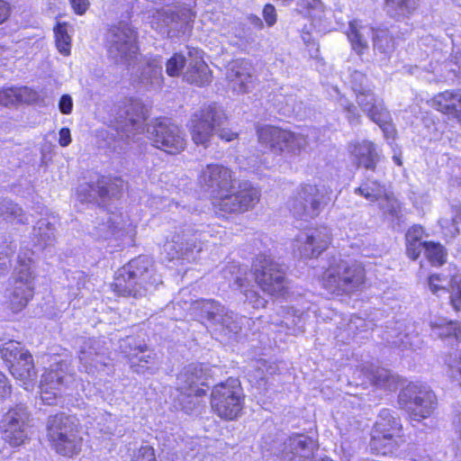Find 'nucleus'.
<instances>
[{
    "label": "nucleus",
    "instance_id": "obj_39",
    "mask_svg": "<svg viewBox=\"0 0 461 461\" xmlns=\"http://www.w3.org/2000/svg\"><path fill=\"white\" fill-rule=\"evenodd\" d=\"M355 193L371 202H375L385 196L387 190L384 184H381L375 179L367 177L361 185L355 190Z\"/></svg>",
    "mask_w": 461,
    "mask_h": 461
},
{
    "label": "nucleus",
    "instance_id": "obj_54",
    "mask_svg": "<svg viewBox=\"0 0 461 461\" xmlns=\"http://www.w3.org/2000/svg\"><path fill=\"white\" fill-rule=\"evenodd\" d=\"M134 461H157L153 447L149 445L141 446L135 456Z\"/></svg>",
    "mask_w": 461,
    "mask_h": 461
},
{
    "label": "nucleus",
    "instance_id": "obj_22",
    "mask_svg": "<svg viewBox=\"0 0 461 461\" xmlns=\"http://www.w3.org/2000/svg\"><path fill=\"white\" fill-rule=\"evenodd\" d=\"M317 449L315 440L304 434H293L282 444L278 456L280 461H332L330 458L314 459Z\"/></svg>",
    "mask_w": 461,
    "mask_h": 461
},
{
    "label": "nucleus",
    "instance_id": "obj_44",
    "mask_svg": "<svg viewBox=\"0 0 461 461\" xmlns=\"http://www.w3.org/2000/svg\"><path fill=\"white\" fill-rule=\"evenodd\" d=\"M378 202L379 207L384 215L390 217L392 221H401V218L402 216L401 204L392 194L387 192L385 196H384Z\"/></svg>",
    "mask_w": 461,
    "mask_h": 461
},
{
    "label": "nucleus",
    "instance_id": "obj_1",
    "mask_svg": "<svg viewBox=\"0 0 461 461\" xmlns=\"http://www.w3.org/2000/svg\"><path fill=\"white\" fill-rule=\"evenodd\" d=\"M116 113L111 115L108 123L117 131L125 133L128 139H134L136 134L143 133L145 126L148 138L153 145L168 154L181 152L185 147V140L180 128L167 119L156 120L146 124L147 109L138 100H125L115 108Z\"/></svg>",
    "mask_w": 461,
    "mask_h": 461
},
{
    "label": "nucleus",
    "instance_id": "obj_7",
    "mask_svg": "<svg viewBox=\"0 0 461 461\" xmlns=\"http://www.w3.org/2000/svg\"><path fill=\"white\" fill-rule=\"evenodd\" d=\"M105 47L111 60L130 67L138 57L137 32L129 23H119L106 32Z\"/></svg>",
    "mask_w": 461,
    "mask_h": 461
},
{
    "label": "nucleus",
    "instance_id": "obj_52",
    "mask_svg": "<svg viewBox=\"0 0 461 461\" xmlns=\"http://www.w3.org/2000/svg\"><path fill=\"white\" fill-rule=\"evenodd\" d=\"M185 64V56L175 53L166 63V72L169 77H178Z\"/></svg>",
    "mask_w": 461,
    "mask_h": 461
},
{
    "label": "nucleus",
    "instance_id": "obj_20",
    "mask_svg": "<svg viewBox=\"0 0 461 461\" xmlns=\"http://www.w3.org/2000/svg\"><path fill=\"white\" fill-rule=\"evenodd\" d=\"M331 240L328 227H319L300 232L294 241V249L302 258L319 257L327 249Z\"/></svg>",
    "mask_w": 461,
    "mask_h": 461
},
{
    "label": "nucleus",
    "instance_id": "obj_9",
    "mask_svg": "<svg viewBox=\"0 0 461 461\" xmlns=\"http://www.w3.org/2000/svg\"><path fill=\"white\" fill-rule=\"evenodd\" d=\"M194 310L200 312L201 319L207 325L228 339L234 338L242 328L246 318L226 309L214 300H200L194 304Z\"/></svg>",
    "mask_w": 461,
    "mask_h": 461
},
{
    "label": "nucleus",
    "instance_id": "obj_10",
    "mask_svg": "<svg viewBox=\"0 0 461 461\" xmlns=\"http://www.w3.org/2000/svg\"><path fill=\"white\" fill-rule=\"evenodd\" d=\"M211 405L221 419H237L244 407V395L240 381L230 377L216 384L211 393Z\"/></svg>",
    "mask_w": 461,
    "mask_h": 461
},
{
    "label": "nucleus",
    "instance_id": "obj_13",
    "mask_svg": "<svg viewBox=\"0 0 461 461\" xmlns=\"http://www.w3.org/2000/svg\"><path fill=\"white\" fill-rule=\"evenodd\" d=\"M255 280L261 290L278 294L286 285L285 267L267 255H258L253 263Z\"/></svg>",
    "mask_w": 461,
    "mask_h": 461
},
{
    "label": "nucleus",
    "instance_id": "obj_42",
    "mask_svg": "<svg viewBox=\"0 0 461 461\" xmlns=\"http://www.w3.org/2000/svg\"><path fill=\"white\" fill-rule=\"evenodd\" d=\"M417 7L416 0H386L385 10L387 14L394 18H401L409 15Z\"/></svg>",
    "mask_w": 461,
    "mask_h": 461
},
{
    "label": "nucleus",
    "instance_id": "obj_5",
    "mask_svg": "<svg viewBox=\"0 0 461 461\" xmlns=\"http://www.w3.org/2000/svg\"><path fill=\"white\" fill-rule=\"evenodd\" d=\"M323 286L331 294H350L360 289L365 282L363 266L351 259H340L323 274Z\"/></svg>",
    "mask_w": 461,
    "mask_h": 461
},
{
    "label": "nucleus",
    "instance_id": "obj_25",
    "mask_svg": "<svg viewBox=\"0 0 461 461\" xmlns=\"http://www.w3.org/2000/svg\"><path fill=\"white\" fill-rule=\"evenodd\" d=\"M250 64L242 59L230 62L227 68L226 78L233 91L240 93L248 92L252 85Z\"/></svg>",
    "mask_w": 461,
    "mask_h": 461
},
{
    "label": "nucleus",
    "instance_id": "obj_21",
    "mask_svg": "<svg viewBox=\"0 0 461 461\" xmlns=\"http://www.w3.org/2000/svg\"><path fill=\"white\" fill-rule=\"evenodd\" d=\"M194 18V14L189 8L163 10L158 13V27L168 38H180L190 33Z\"/></svg>",
    "mask_w": 461,
    "mask_h": 461
},
{
    "label": "nucleus",
    "instance_id": "obj_58",
    "mask_svg": "<svg viewBox=\"0 0 461 461\" xmlns=\"http://www.w3.org/2000/svg\"><path fill=\"white\" fill-rule=\"evenodd\" d=\"M423 229L420 226H412L406 233V242H422Z\"/></svg>",
    "mask_w": 461,
    "mask_h": 461
},
{
    "label": "nucleus",
    "instance_id": "obj_47",
    "mask_svg": "<svg viewBox=\"0 0 461 461\" xmlns=\"http://www.w3.org/2000/svg\"><path fill=\"white\" fill-rule=\"evenodd\" d=\"M373 379L374 384L379 387H383L390 391L394 390L397 387L398 377L387 369H377Z\"/></svg>",
    "mask_w": 461,
    "mask_h": 461
},
{
    "label": "nucleus",
    "instance_id": "obj_33",
    "mask_svg": "<svg viewBox=\"0 0 461 461\" xmlns=\"http://www.w3.org/2000/svg\"><path fill=\"white\" fill-rule=\"evenodd\" d=\"M131 368L137 374H154L159 368V361L157 355L147 348V346L141 349V353L131 359Z\"/></svg>",
    "mask_w": 461,
    "mask_h": 461
},
{
    "label": "nucleus",
    "instance_id": "obj_2",
    "mask_svg": "<svg viewBox=\"0 0 461 461\" xmlns=\"http://www.w3.org/2000/svg\"><path fill=\"white\" fill-rule=\"evenodd\" d=\"M161 284V277L154 272L151 260L146 256H140L116 272L113 285L119 295L140 298L155 291Z\"/></svg>",
    "mask_w": 461,
    "mask_h": 461
},
{
    "label": "nucleus",
    "instance_id": "obj_41",
    "mask_svg": "<svg viewBox=\"0 0 461 461\" xmlns=\"http://www.w3.org/2000/svg\"><path fill=\"white\" fill-rule=\"evenodd\" d=\"M458 91L450 92L445 91L435 95L430 100V105L436 110L454 116L456 102H457Z\"/></svg>",
    "mask_w": 461,
    "mask_h": 461
},
{
    "label": "nucleus",
    "instance_id": "obj_51",
    "mask_svg": "<svg viewBox=\"0 0 461 461\" xmlns=\"http://www.w3.org/2000/svg\"><path fill=\"white\" fill-rule=\"evenodd\" d=\"M372 121L381 128L385 139L389 140L394 138L395 129L392 124L391 114L387 109L378 113L376 118H374Z\"/></svg>",
    "mask_w": 461,
    "mask_h": 461
},
{
    "label": "nucleus",
    "instance_id": "obj_62",
    "mask_svg": "<svg viewBox=\"0 0 461 461\" xmlns=\"http://www.w3.org/2000/svg\"><path fill=\"white\" fill-rule=\"evenodd\" d=\"M441 282H442V279L439 275H437V274L431 275L429 277V282H428L429 290L433 294H437L439 291L444 290L445 287L441 285Z\"/></svg>",
    "mask_w": 461,
    "mask_h": 461
},
{
    "label": "nucleus",
    "instance_id": "obj_8",
    "mask_svg": "<svg viewBox=\"0 0 461 461\" xmlns=\"http://www.w3.org/2000/svg\"><path fill=\"white\" fill-rule=\"evenodd\" d=\"M398 404L411 420L419 421L429 418L437 408V397L426 384L410 383L398 394Z\"/></svg>",
    "mask_w": 461,
    "mask_h": 461
},
{
    "label": "nucleus",
    "instance_id": "obj_53",
    "mask_svg": "<svg viewBox=\"0 0 461 461\" xmlns=\"http://www.w3.org/2000/svg\"><path fill=\"white\" fill-rule=\"evenodd\" d=\"M351 86L355 94L372 89L365 74L360 71H354L351 76Z\"/></svg>",
    "mask_w": 461,
    "mask_h": 461
},
{
    "label": "nucleus",
    "instance_id": "obj_3",
    "mask_svg": "<svg viewBox=\"0 0 461 461\" xmlns=\"http://www.w3.org/2000/svg\"><path fill=\"white\" fill-rule=\"evenodd\" d=\"M48 437L57 453L72 456L77 455L82 445L78 420L75 416L58 413L50 416L47 421Z\"/></svg>",
    "mask_w": 461,
    "mask_h": 461
},
{
    "label": "nucleus",
    "instance_id": "obj_27",
    "mask_svg": "<svg viewBox=\"0 0 461 461\" xmlns=\"http://www.w3.org/2000/svg\"><path fill=\"white\" fill-rule=\"evenodd\" d=\"M89 233L95 240H107L112 238L121 239L124 234L122 219L114 213H105L103 219H97Z\"/></svg>",
    "mask_w": 461,
    "mask_h": 461
},
{
    "label": "nucleus",
    "instance_id": "obj_43",
    "mask_svg": "<svg viewBox=\"0 0 461 461\" xmlns=\"http://www.w3.org/2000/svg\"><path fill=\"white\" fill-rule=\"evenodd\" d=\"M27 87H7L0 90V104L8 106L27 102L29 95Z\"/></svg>",
    "mask_w": 461,
    "mask_h": 461
},
{
    "label": "nucleus",
    "instance_id": "obj_48",
    "mask_svg": "<svg viewBox=\"0 0 461 461\" xmlns=\"http://www.w3.org/2000/svg\"><path fill=\"white\" fill-rule=\"evenodd\" d=\"M235 284L240 287L242 293L244 294L246 300L249 302V304L252 305L254 308H264L267 303V300L258 294V292L252 289H247L245 288L244 279L237 276L235 278Z\"/></svg>",
    "mask_w": 461,
    "mask_h": 461
},
{
    "label": "nucleus",
    "instance_id": "obj_61",
    "mask_svg": "<svg viewBox=\"0 0 461 461\" xmlns=\"http://www.w3.org/2000/svg\"><path fill=\"white\" fill-rule=\"evenodd\" d=\"M74 12L78 14H84L90 6L89 0H69Z\"/></svg>",
    "mask_w": 461,
    "mask_h": 461
},
{
    "label": "nucleus",
    "instance_id": "obj_19",
    "mask_svg": "<svg viewBox=\"0 0 461 461\" xmlns=\"http://www.w3.org/2000/svg\"><path fill=\"white\" fill-rule=\"evenodd\" d=\"M198 183L205 192L218 196L231 191L236 180L234 173L229 167L221 164H209L201 170Z\"/></svg>",
    "mask_w": 461,
    "mask_h": 461
},
{
    "label": "nucleus",
    "instance_id": "obj_45",
    "mask_svg": "<svg viewBox=\"0 0 461 461\" xmlns=\"http://www.w3.org/2000/svg\"><path fill=\"white\" fill-rule=\"evenodd\" d=\"M56 46L58 50L64 56L70 54L71 38L68 33L65 24L59 23L55 29Z\"/></svg>",
    "mask_w": 461,
    "mask_h": 461
},
{
    "label": "nucleus",
    "instance_id": "obj_17",
    "mask_svg": "<svg viewBox=\"0 0 461 461\" xmlns=\"http://www.w3.org/2000/svg\"><path fill=\"white\" fill-rule=\"evenodd\" d=\"M206 368L203 364H190L183 368L176 377L177 390L188 400L183 403L185 412L192 411L198 403V397L205 394V391L198 385L206 384Z\"/></svg>",
    "mask_w": 461,
    "mask_h": 461
},
{
    "label": "nucleus",
    "instance_id": "obj_14",
    "mask_svg": "<svg viewBox=\"0 0 461 461\" xmlns=\"http://www.w3.org/2000/svg\"><path fill=\"white\" fill-rule=\"evenodd\" d=\"M202 233L190 228L176 231L163 246L168 260L182 259L194 262L203 250Z\"/></svg>",
    "mask_w": 461,
    "mask_h": 461
},
{
    "label": "nucleus",
    "instance_id": "obj_29",
    "mask_svg": "<svg viewBox=\"0 0 461 461\" xmlns=\"http://www.w3.org/2000/svg\"><path fill=\"white\" fill-rule=\"evenodd\" d=\"M348 150L358 166L374 171L379 160L375 146L369 140L354 141L348 144Z\"/></svg>",
    "mask_w": 461,
    "mask_h": 461
},
{
    "label": "nucleus",
    "instance_id": "obj_64",
    "mask_svg": "<svg viewBox=\"0 0 461 461\" xmlns=\"http://www.w3.org/2000/svg\"><path fill=\"white\" fill-rule=\"evenodd\" d=\"M59 143L61 147H67L71 143V134L68 128H62L59 131Z\"/></svg>",
    "mask_w": 461,
    "mask_h": 461
},
{
    "label": "nucleus",
    "instance_id": "obj_18",
    "mask_svg": "<svg viewBox=\"0 0 461 461\" xmlns=\"http://www.w3.org/2000/svg\"><path fill=\"white\" fill-rule=\"evenodd\" d=\"M65 363H57V368L46 370L41 379V399L47 405L55 404L58 395L64 393V388H73L77 380L73 374L64 371Z\"/></svg>",
    "mask_w": 461,
    "mask_h": 461
},
{
    "label": "nucleus",
    "instance_id": "obj_35",
    "mask_svg": "<svg viewBox=\"0 0 461 461\" xmlns=\"http://www.w3.org/2000/svg\"><path fill=\"white\" fill-rule=\"evenodd\" d=\"M432 335L440 339L454 338L458 340L461 328L458 322L445 318H437L430 321Z\"/></svg>",
    "mask_w": 461,
    "mask_h": 461
},
{
    "label": "nucleus",
    "instance_id": "obj_4",
    "mask_svg": "<svg viewBox=\"0 0 461 461\" xmlns=\"http://www.w3.org/2000/svg\"><path fill=\"white\" fill-rule=\"evenodd\" d=\"M332 191L324 185L303 184L288 202V207L297 219H314L331 201Z\"/></svg>",
    "mask_w": 461,
    "mask_h": 461
},
{
    "label": "nucleus",
    "instance_id": "obj_12",
    "mask_svg": "<svg viewBox=\"0 0 461 461\" xmlns=\"http://www.w3.org/2000/svg\"><path fill=\"white\" fill-rule=\"evenodd\" d=\"M0 354L12 375L21 381L28 390L36 377L32 355L24 351L19 342L14 340L3 344Z\"/></svg>",
    "mask_w": 461,
    "mask_h": 461
},
{
    "label": "nucleus",
    "instance_id": "obj_50",
    "mask_svg": "<svg viewBox=\"0 0 461 461\" xmlns=\"http://www.w3.org/2000/svg\"><path fill=\"white\" fill-rule=\"evenodd\" d=\"M297 8L303 15L321 17L324 5L321 0H299Z\"/></svg>",
    "mask_w": 461,
    "mask_h": 461
},
{
    "label": "nucleus",
    "instance_id": "obj_16",
    "mask_svg": "<svg viewBox=\"0 0 461 461\" xmlns=\"http://www.w3.org/2000/svg\"><path fill=\"white\" fill-rule=\"evenodd\" d=\"M30 259H19L12 287L5 293L9 307L14 312H21L33 296V276Z\"/></svg>",
    "mask_w": 461,
    "mask_h": 461
},
{
    "label": "nucleus",
    "instance_id": "obj_63",
    "mask_svg": "<svg viewBox=\"0 0 461 461\" xmlns=\"http://www.w3.org/2000/svg\"><path fill=\"white\" fill-rule=\"evenodd\" d=\"M450 303L455 311H459L461 308V285H458L453 289L450 294Z\"/></svg>",
    "mask_w": 461,
    "mask_h": 461
},
{
    "label": "nucleus",
    "instance_id": "obj_38",
    "mask_svg": "<svg viewBox=\"0 0 461 461\" xmlns=\"http://www.w3.org/2000/svg\"><path fill=\"white\" fill-rule=\"evenodd\" d=\"M373 47L374 51L376 54L383 55L384 58L389 57L394 51V41L387 29H375L373 38Z\"/></svg>",
    "mask_w": 461,
    "mask_h": 461
},
{
    "label": "nucleus",
    "instance_id": "obj_60",
    "mask_svg": "<svg viewBox=\"0 0 461 461\" xmlns=\"http://www.w3.org/2000/svg\"><path fill=\"white\" fill-rule=\"evenodd\" d=\"M59 111L63 114H70L73 109V100L69 95H63L59 103Z\"/></svg>",
    "mask_w": 461,
    "mask_h": 461
},
{
    "label": "nucleus",
    "instance_id": "obj_26",
    "mask_svg": "<svg viewBox=\"0 0 461 461\" xmlns=\"http://www.w3.org/2000/svg\"><path fill=\"white\" fill-rule=\"evenodd\" d=\"M122 184L121 179L112 180L110 177L102 176L96 184L80 185L78 192L79 195L83 196V200L91 202L97 197L105 198L116 195Z\"/></svg>",
    "mask_w": 461,
    "mask_h": 461
},
{
    "label": "nucleus",
    "instance_id": "obj_55",
    "mask_svg": "<svg viewBox=\"0 0 461 461\" xmlns=\"http://www.w3.org/2000/svg\"><path fill=\"white\" fill-rule=\"evenodd\" d=\"M401 345L403 348H409L411 350H416L420 348L421 340L420 337L416 335H409L405 334L402 338L400 339Z\"/></svg>",
    "mask_w": 461,
    "mask_h": 461
},
{
    "label": "nucleus",
    "instance_id": "obj_57",
    "mask_svg": "<svg viewBox=\"0 0 461 461\" xmlns=\"http://www.w3.org/2000/svg\"><path fill=\"white\" fill-rule=\"evenodd\" d=\"M263 17L267 24V26L271 27L276 23V11L273 5L267 4L263 8Z\"/></svg>",
    "mask_w": 461,
    "mask_h": 461
},
{
    "label": "nucleus",
    "instance_id": "obj_30",
    "mask_svg": "<svg viewBox=\"0 0 461 461\" xmlns=\"http://www.w3.org/2000/svg\"><path fill=\"white\" fill-rule=\"evenodd\" d=\"M196 57L188 63L187 70L184 75L186 82L197 86H204L211 83L212 74L207 64L203 60L198 50Z\"/></svg>",
    "mask_w": 461,
    "mask_h": 461
},
{
    "label": "nucleus",
    "instance_id": "obj_56",
    "mask_svg": "<svg viewBox=\"0 0 461 461\" xmlns=\"http://www.w3.org/2000/svg\"><path fill=\"white\" fill-rule=\"evenodd\" d=\"M425 242H406V251L407 255L412 260H415L419 258L421 251L424 250Z\"/></svg>",
    "mask_w": 461,
    "mask_h": 461
},
{
    "label": "nucleus",
    "instance_id": "obj_46",
    "mask_svg": "<svg viewBox=\"0 0 461 461\" xmlns=\"http://www.w3.org/2000/svg\"><path fill=\"white\" fill-rule=\"evenodd\" d=\"M145 347L141 341L137 340L133 337H126L119 342V348L121 352L129 359L135 357L137 354L141 353V349Z\"/></svg>",
    "mask_w": 461,
    "mask_h": 461
},
{
    "label": "nucleus",
    "instance_id": "obj_32",
    "mask_svg": "<svg viewBox=\"0 0 461 461\" xmlns=\"http://www.w3.org/2000/svg\"><path fill=\"white\" fill-rule=\"evenodd\" d=\"M401 431L399 417L394 416L393 411L389 409L381 410L372 430V433L376 434V441L379 440L380 434L401 436Z\"/></svg>",
    "mask_w": 461,
    "mask_h": 461
},
{
    "label": "nucleus",
    "instance_id": "obj_24",
    "mask_svg": "<svg viewBox=\"0 0 461 461\" xmlns=\"http://www.w3.org/2000/svg\"><path fill=\"white\" fill-rule=\"evenodd\" d=\"M78 358L80 368L87 374L95 375L108 365V348L100 339H87L80 348Z\"/></svg>",
    "mask_w": 461,
    "mask_h": 461
},
{
    "label": "nucleus",
    "instance_id": "obj_37",
    "mask_svg": "<svg viewBox=\"0 0 461 461\" xmlns=\"http://www.w3.org/2000/svg\"><path fill=\"white\" fill-rule=\"evenodd\" d=\"M55 227L47 219H41L33 229V235L36 246L41 249H47L54 245L56 240Z\"/></svg>",
    "mask_w": 461,
    "mask_h": 461
},
{
    "label": "nucleus",
    "instance_id": "obj_40",
    "mask_svg": "<svg viewBox=\"0 0 461 461\" xmlns=\"http://www.w3.org/2000/svg\"><path fill=\"white\" fill-rule=\"evenodd\" d=\"M0 219L17 223H25L27 221L22 207L6 198L0 199Z\"/></svg>",
    "mask_w": 461,
    "mask_h": 461
},
{
    "label": "nucleus",
    "instance_id": "obj_6",
    "mask_svg": "<svg viewBox=\"0 0 461 461\" xmlns=\"http://www.w3.org/2000/svg\"><path fill=\"white\" fill-rule=\"evenodd\" d=\"M257 136L263 149L285 157L298 156L308 144L304 135L272 125L258 126Z\"/></svg>",
    "mask_w": 461,
    "mask_h": 461
},
{
    "label": "nucleus",
    "instance_id": "obj_28",
    "mask_svg": "<svg viewBox=\"0 0 461 461\" xmlns=\"http://www.w3.org/2000/svg\"><path fill=\"white\" fill-rule=\"evenodd\" d=\"M375 29L355 19L349 22L347 37L351 49L359 56L363 55L369 48L368 40L374 38Z\"/></svg>",
    "mask_w": 461,
    "mask_h": 461
},
{
    "label": "nucleus",
    "instance_id": "obj_31",
    "mask_svg": "<svg viewBox=\"0 0 461 461\" xmlns=\"http://www.w3.org/2000/svg\"><path fill=\"white\" fill-rule=\"evenodd\" d=\"M139 83L148 89H158L163 84L162 60L160 58L149 59L142 68Z\"/></svg>",
    "mask_w": 461,
    "mask_h": 461
},
{
    "label": "nucleus",
    "instance_id": "obj_15",
    "mask_svg": "<svg viewBox=\"0 0 461 461\" xmlns=\"http://www.w3.org/2000/svg\"><path fill=\"white\" fill-rule=\"evenodd\" d=\"M260 191L248 181L234 184L231 191L218 195L216 208L225 213H243L251 210L260 199Z\"/></svg>",
    "mask_w": 461,
    "mask_h": 461
},
{
    "label": "nucleus",
    "instance_id": "obj_49",
    "mask_svg": "<svg viewBox=\"0 0 461 461\" xmlns=\"http://www.w3.org/2000/svg\"><path fill=\"white\" fill-rule=\"evenodd\" d=\"M426 257L432 265L440 266L446 260V252L444 248L434 242H426L424 244Z\"/></svg>",
    "mask_w": 461,
    "mask_h": 461
},
{
    "label": "nucleus",
    "instance_id": "obj_36",
    "mask_svg": "<svg viewBox=\"0 0 461 461\" xmlns=\"http://www.w3.org/2000/svg\"><path fill=\"white\" fill-rule=\"evenodd\" d=\"M376 441V434L372 433L370 440L371 450L377 455L393 454L400 446L401 436L380 434Z\"/></svg>",
    "mask_w": 461,
    "mask_h": 461
},
{
    "label": "nucleus",
    "instance_id": "obj_23",
    "mask_svg": "<svg viewBox=\"0 0 461 461\" xmlns=\"http://www.w3.org/2000/svg\"><path fill=\"white\" fill-rule=\"evenodd\" d=\"M29 414L23 404H18L11 409L4 417V439L13 447L22 445L28 438L27 421Z\"/></svg>",
    "mask_w": 461,
    "mask_h": 461
},
{
    "label": "nucleus",
    "instance_id": "obj_11",
    "mask_svg": "<svg viewBox=\"0 0 461 461\" xmlns=\"http://www.w3.org/2000/svg\"><path fill=\"white\" fill-rule=\"evenodd\" d=\"M225 121L224 111L215 103L202 105L191 116L190 133L193 141L206 148Z\"/></svg>",
    "mask_w": 461,
    "mask_h": 461
},
{
    "label": "nucleus",
    "instance_id": "obj_34",
    "mask_svg": "<svg viewBox=\"0 0 461 461\" xmlns=\"http://www.w3.org/2000/svg\"><path fill=\"white\" fill-rule=\"evenodd\" d=\"M356 98L361 110L371 121L386 109L383 100L378 98L372 89L356 94Z\"/></svg>",
    "mask_w": 461,
    "mask_h": 461
},
{
    "label": "nucleus",
    "instance_id": "obj_59",
    "mask_svg": "<svg viewBox=\"0 0 461 461\" xmlns=\"http://www.w3.org/2000/svg\"><path fill=\"white\" fill-rule=\"evenodd\" d=\"M346 117L350 124H358L360 122V115L357 107L353 104L345 105Z\"/></svg>",
    "mask_w": 461,
    "mask_h": 461
}]
</instances>
